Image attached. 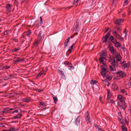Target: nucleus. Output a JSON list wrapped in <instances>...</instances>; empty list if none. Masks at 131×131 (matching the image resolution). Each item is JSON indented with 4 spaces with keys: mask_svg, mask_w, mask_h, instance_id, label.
Instances as JSON below:
<instances>
[{
    "mask_svg": "<svg viewBox=\"0 0 131 131\" xmlns=\"http://www.w3.org/2000/svg\"><path fill=\"white\" fill-rule=\"evenodd\" d=\"M117 99L120 102L122 103V104H119V107L121 109L124 110L125 108L123 106L124 105V104L125 103L124 101V100L125 98L123 97V96L121 95H119L117 96Z\"/></svg>",
    "mask_w": 131,
    "mask_h": 131,
    "instance_id": "obj_1",
    "label": "nucleus"
},
{
    "mask_svg": "<svg viewBox=\"0 0 131 131\" xmlns=\"http://www.w3.org/2000/svg\"><path fill=\"white\" fill-rule=\"evenodd\" d=\"M120 32H121V29L118 27L115 28L113 30V35L117 39H118V38L120 37V35L119 34L117 33V31H118Z\"/></svg>",
    "mask_w": 131,
    "mask_h": 131,
    "instance_id": "obj_2",
    "label": "nucleus"
},
{
    "mask_svg": "<svg viewBox=\"0 0 131 131\" xmlns=\"http://www.w3.org/2000/svg\"><path fill=\"white\" fill-rule=\"evenodd\" d=\"M117 77L119 78H123L125 77L126 74L122 71H119L116 73Z\"/></svg>",
    "mask_w": 131,
    "mask_h": 131,
    "instance_id": "obj_3",
    "label": "nucleus"
},
{
    "mask_svg": "<svg viewBox=\"0 0 131 131\" xmlns=\"http://www.w3.org/2000/svg\"><path fill=\"white\" fill-rule=\"evenodd\" d=\"M110 34V32H107L105 36L103 37L102 38V42H104L105 43L107 42V39Z\"/></svg>",
    "mask_w": 131,
    "mask_h": 131,
    "instance_id": "obj_4",
    "label": "nucleus"
},
{
    "mask_svg": "<svg viewBox=\"0 0 131 131\" xmlns=\"http://www.w3.org/2000/svg\"><path fill=\"white\" fill-rule=\"evenodd\" d=\"M107 71L104 67H103L102 69L101 74L104 77H105L107 75Z\"/></svg>",
    "mask_w": 131,
    "mask_h": 131,
    "instance_id": "obj_5",
    "label": "nucleus"
},
{
    "mask_svg": "<svg viewBox=\"0 0 131 131\" xmlns=\"http://www.w3.org/2000/svg\"><path fill=\"white\" fill-rule=\"evenodd\" d=\"M85 116V119L87 124H90L91 123V121L90 119V115L88 114V112H86V114Z\"/></svg>",
    "mask_w": 131,
    "mask_h": 131,
    "instance_id": "obj_6",
    "label": "nucleus"
},
{
    "mask_svg": "<svg viewBox=\"0 0 131 131\" xmlns=\"http://www.w3.org/2000/svg\"><path fill=\"white\" fill-rule=\"evenodd\" d=\"M109 61L110 62L113 66H116L115 60L114 57L112 58L111 57H110L109 59Z\"/></svg>",
    "mask_w": 131,
    "mask_h": 131,
    "instance_id": "obj_7",
    "label": "nucleus"
},
{
    "mask_svg": "<svg viewBox=\"0 0 131 131\" xmlns=\"http://www.w3.org/2000/svg\"><path fill=\"white\" fill-rule=\"evenodd\" d=\"M31 34V31L30 30H28L26 32H25L24 33V35H25V38L26 39L29 37Z\"/></svg>",
    "mask_w": 131,
    "mask_h": 131,
    "instance_id": "obj_8",
    "label": "nucleus"
},
{
    "mask_svg": "<svg viewBox=\"0 0 131 131\" xmlns=\"http://www.w3.org/2000/svg\"><path fill=\"white\" fill-rule=\"evenodd\" d=\"M6 8L7 11L10 12L11 10L12 5L9 4H7L6 5Z\"/></svg>",
    "mask_w": 131,
    "mask_h": 131,
    "instance_id": "obj_9",
    "label": "nucleus"
},
{
    "mask_svg": "<svg viewBox=\"0 0 131 131\" xmlns=\"http://www.w3.org/2000/svg\"><path fill=\"white\" fill-rule=\"evenodd\" d=\"M13 110V108H10L9 107L6 108L4 109V111H2V113L3 114H6L10 111Z\"/></svg>",
    "mask_w": 131,
    "mask_h": 131,
    "instance_id": "obj_10",
    "label": "nucleus"
},
{
    "mask_svg": "<svg viewBox=\"0 0 131 131\" xmlns=\"http://www.w3.org/2000/svg\"><path fill=\"white\" fill-rule=\"evenodd\" d=\"M80 24L79 22V20H78L76 21V24L74 26V28H75V30H78L79 28Z\"/></svg>",
    "mask_w": 131,
    "mask_h": 131,
    "instance_id": "obj_11",
    "label": "nucleus"
},
{
    "mask_svg": "<svg viewBox=\"0 0 131 131\" xmlns=\"http://www.w3.org/2000/svg\"><path fill=\"white\" fill-rule=\"evenodd\" d=\"M115 55V57L116 58L117 60V61H120L121 60V57L119 53L117 54H114Z\"/></svg>",
    "mask_w": 131,
    "mask_h": 131,
    "instance_id": "obj_12",
    "label": "nucleus"
},
{
    "mask_svg": "<svg viewBox=\"0 0 131 131\" xmlns=\"http://www.w3.org/2000/svg\"><path fill=\"white\" fill-rule=\"evenodd\" d=\"M122 65L123 66V67L124 68H127L128 67L130 66V64L129 63V62H128L127 63H126V62L125 61H123L122 63Z\"/></svg>",
    "mask_w": 131,
    "mask_h": 131,
    "instance_id": "obj_13",
    "label": "nucleus"
},
{
    "mask_svg": "<svg viewBox=\"0 0 131 131\" xmlns=\"http://www.w3.org/2000/svg\"><path fill=\"white\" fill-rule=\"evenodd\" d=\"M101 57L102 58L106 60V53L104 51H102L101 54Z\"/></svg>",
    "mask_w": 131,
    "mask_h": 131,
    "instance_id": "obj_14",
    "label": "nucleus"
},
{
    "mask_svg": "<svg viewBox=\"0 0 131 131\" xmlns=\"http://www.w3.org/2000/svg\"><path fill=\"white\" fill-rule=\"evenodd\" d=\"M110 50V52L116 54V53L115 51L116 50L114 49V47L112 46L109 47Z\"/></svg>",
    "mask_w": 131,
    "mask_h": 131,
    "instance_id": "obj_15",
    "label": "nucleus"
},
{
    "mask_svg": "<svg viewBox=\"0 0 131 131\" xmlns=\"http://www.w3.org/2000/svg\"><path fill=\"white\" fill-rule=\"evenodd\" d=\"M107 99H110L112 97V94L110 92L109 89L107 90Z\"/></svg>",
    "mask_w": 131,
    "mask_h": 131,
    "instance_id": "obj_16",
    "label": "nucleus"
},
{
    "mask_svg": "<svg viewBox=\"0 0 131 131\" xmlns=\"http://www.w3.org/2000/svg\"><path fill=\"white\" fill-rule=\"evenodd\" d=\"M44 73L45 72L43 71H41L37 75L36 78H38L40 77L43 75Z\"/></svg>",
    "mask_w": 131,
    "mask_h": 131,
    "instance_id": "obj_17",
    "label": "nucleus"
},
{
    "mask_svg": "<svg viewBox=\"0 0 131 131\" xmlns=\"http://www.w3.org/2000/svg\"><path fill=\"white\" fill-rule=\"evenodd\" d=\"M22 116V114L21 113H18L17 114V115L14 116L13 119H20L21 118V116Z\"/></svg>",
    "mask_w": 131,
    "mask_h": 131,
    "instance_id": "obj_18",
    "label": "nucleus"
},
{
    "mask_svg": "<svg viewBox=\"0 0 131 131\" xmlns=\"http://www.w3.org/2000/svg\"><path fill=\"white\" fill-rule=\"evenodd\" d=\"M110 39L111 40V42H113V43H114L116 42V39H114V37L112 36H110Z\"/></svg>",
    "mask_w": 131,
    "mask_h": 131,
    "instance_id": "obj_19",
    "label": "nucleus"
},
{
    "mask_svg": "<svg viewBox=\"0 0 131 131\" xmlns=\"http://www.w3.org/2000/svg\"><path fill=\"white\" fill-rule=\"evenodd\" d=\"M125 124L128 125L129 124V118L128 116H125L124 119Z\"/></svg>",
    "mask_w": 131,
    "mask_h": 131,
    "instance_id": "obj_20",
    "label": "nucleus"
},
{
    "mask_svg": "<svg viewBox=\"0 0 131 131\" xmlns=\"http://www.w3.org/2000/svg\"><path fill=\"white\" fill-rule=\"evenodd\" d=\"M112 79V77H111L110 76H108V77H107L106 78V79H105V80H102V81L103 82H104V81L106 82V81H110Z\"/></svg>",
    "mask_w": 131,
    "mask_h": 131,
    "instance_id": "obj_21",
    "label": "nucleus"
},
{
    "mask_svg": "<svg viewBox=\"0 0 131 131\" xmlns=\"http://www.w3.org/2000/svg\"><path fill=\"white\" fill-rule=\"evenodd\" d=\"M42 33V31H40L39 33V34L38 36V39H40V40H41L42 39L41 35Z\"/></svg>",
    "mask_w": 131,
    "mask_h": 131,
    "instance_id": "obj_22",
    "label": "nucleus"
},
{
    "mask_svg": "<svg viewBox=\"0 0 131 131\" xmlns=\"http://www.w3.org/2000/svg\"><path fill=\"white\" fill-rule=\"evenodd\" d=\"M68 65V67H69V69H70L72 70L74 69V67L72 66L71 62H70Z\"/></svg>",
    "mask_w": 131,
    "mask_h": 131,
    "instance_id": "obj_23",
    "label": "nucleus"
},
{
    "mask_svg": "<svg viewBox=\"0 0 131 131\" xmlns=\"http://www.w3.org/2000/svg\"><path fill=\"white\" fill-rule=\"evenodd\" d=\"M113 43L115 44L116 45V46L117 47H121V44L119 42H117L116 40V42H115L114 43Z\"/></svg>",
    "mask_w": 131,
    "mask_h": 131,
    "instance_id": "obj_24",
    "label": "nucleus"
},
{
    "mask_svg": "<svg viewBox=\"0 0 131 131\" xmlns=\"http://www.w3.org/2000/svg\"><path fill=\"white\" fill-rule=\"evenodd\" d=\"M40 105L42 107L43 109H45V108L46 105L43 102H40Z\"/></svg>",
    "mask_w": 131,
    "mask_h": 131,
    "instance_id": "obj_25",
    "label": "nucleus"
},
{
    "mask_svg": "<svg viewBox=\"0 0 131 131\" xmlns=\"http://www.w3.org/2000/svg\"><path fill=\"white\" fill-rule=\"evenodd\" d=\"M112 88L114 90H117L118 87L116 84H113Z\"/></svg>",
    "mask_w": 131,
    "mask_h": 131,
    "instance_id": "obj_26",
    "label": "nucleus"
},
{
    "mask_svg": "<svg viewBox=\"0 0 131 131\" xmlns=\"http://www.w3.org/2000/svg\"><path fill=\"white\" fill-rule=\"evenodd\" d=\"M75 124L78 125V124H79L80 122V119L78 117L75 120Z\"/></svg>",
    "mask_w": 131,
    "mask_h": 131,
    "instance_id": "obj_27",
    "label": "nucleus"
},
{
    "mask_svg": "<svg viewBox=\"0 0 131 131\" xmlns=\"http://www.w3.org/2000/svg\"><path fill=\"white\" fill-rule=\"evenodd\" d=\"M80 0H75L73 3V5H74L76 6H78V3Z\"/></svg>",
    "mask_w": 131,
    "mask_h": 131,
    "instance_id": "obj_28",
    "label": "nucleus"
},
{
    "mask_svg": "<svg viewBox=\"0 0 131 131\" xmlns=\"http://www.w3.org/2000/svg\"><path fill=\"white\" fill-rule=\"evenodd\" d=\"M69 39L70 38L69 37L65 41L64 44L65 47H66L67 46V43L69 41Z\"/></svg>",
    "mask_w": 131,
    "mask_h": 131,
    "instance_id": "obj_29",
    "label": "nucleus"
},
{
    "mask_svg": "<svg viewBox=\"0 0 131 131\" xmlns=\"http://www.w3.org/2000/svg\"><path fill=\"white\" fill-rule=\"evenodd\" d=\"M114 23L115 24L117 25L118 26H119L121 24V23L119 22L118 19H116Z\"/></svg>",
    "mask_w": 131,
    "mask_h": 131,
    "instance_id": "obj_30",
    "label": "nucleus"
},
{
    "mask_svg": "<svg viewBox=\"0 0 131 131\" xmlns=\"http://www.w3.org/2000/svg\"><path fill=\"white\" fill-rule=\"evenodd\" d=\"M119 116L118 117V120H120L121 119H123L122 115L121 113H118Z\"/></svg>",
    "mask_w": 131,
    "mask_h": 131,
    "instance_id": "obj_31",
    "label": "nucleus"
},
{
    "mask_svg": "<svg viewBox=\"0 0 131 131\" xmlns=\"http://www.w3.org/2000/svg\"><path fill=\"white\" fill-rule=\"evenodd\" d=\"M113 67L110 66V69L111 71H113L114 70H115V69H116L115 67V66H113Z\"/></svg>",
    "mask_w": 131,
    "mask_h": 131,
    "instance_id": "obj_32",
    "label": "nucleus"
},
{
    "mask_svg": "<svg viewBox=\"0 0 131 131\" xmlns=\"http://www.w3.org/2000/svg\"><path fill=\"white\" fill-rule=\"evenodd\" d=\"M103 59L101 57L99 59V61L100 62H102L104 64V65L105 63H104V60H103Z\"/></svg>",
    "mask_w": 131,
    "mask_h": 131,
    "instance_id": "obj_33",
    "label": "nucleus"
},
{
    "mask_svg": "<svg viewBox=\"0 0 131 131\" xmlns=\"http://www.w3.org/2000/svg\"><path fill=\"white\" fill-rule=\"evenodd\" d=\"M127 32H128V31H127V30H126V29H124L123 31L124 33L125 34V39H126V38L127 35Z\"/></svg>",
    "mask_w": 131,
    "mask_h": 131,
    "instance_id": "obj_34",
    "label": "nucleus"
},
{
    "mask_svg": "<svg viewBox=\"0 0 131 131\" xmlns=\"http://www.w3.org/2000/svg\"><path fill=\"white\" fill-rule=\"evenodd\" d=\"M125 125L122 126V128L123 131H127V129L125 126Z\"/></svg>",
    "mask_w": 131,
    "mask_h": 131,
    "instance_id": "obj_35",
    "label": "nucleus"
},
{
    "mask_svg": "<svg viewBox=\"0 0 131 131\" xmlns=\"http://www.w3.org/2000/svg\"><path fill=\"white\" fill-rule=\"evenodd\" d=\"M10 68V67L9 66H5L2 68V70L3 69H9Z\"/></svg>",
    "mask_w": 131,
    "mask_h": 131,
    "instance_id": "obj_36",
    "label": "nucleus"
},
{
    "mask_svg": "<svg viewBox=\"0 0 131 131\" xmlns=\"http://www.w3.org/2000/svg\"><path fill=\"white\" fill-rule=\"evenodd\" d=\"M108 102L109 103H111L112 104H115V101L113 100H110L108 101Z\"/></svg>",
    "mask_w": 131,
    "mask_h": 131,
    "instance_id": "obj_37",
    "label": "nucleus"
},
{
    "mask_svg": "<svg viewBox=\"0 0 131 131\" xmlns=\"http://www.w3.org/2000/svg\"><path fill=\"white\" fill-rule=\"evenodd\" d=\"M120 123L122 125V126L125 125V123L123 121V119H121L120 120H118Z\"/></svg>",
    "mask_w": 131,
    "mask_h": 131,
    "instance_id": "obj_38",
    "label": "nucleus"
},
{
    "mask_svg": "<svg viewBox=\"0 0 131 131\" xmlns=\"http://www.w3.org/2000/svg\"><path fill=\"white\" fill-rule=\"evenodd\" d=\"M19 49L20 48L18 47L15 48L12 51L13 52H16L18 51Z\"/></svg>",
    "mask_w": 131,
    "mask_h": 131,
    "instance_id": "obj_39",
    "label": "nucleus"
},
{
    "mask_svg": "<svg viewBox=\"0 0 131 131\" xmlns=\"http://www.w3.org/2000/svg\"><path fill=\"white\" fill-rule=\"evenodd\" d=\"M15 128L13 127H10L9 129H7V131H14Z\"/></svg>",
    "mask_w": 131,
    "mask_h": 131,
    "instance_id": "obj_40",
    "label": "nucleus"
},
{
    "mask_svg": "<svg viewBox=\"0 0 131 131\" xmlns=\"http://www.w3.org/2000/svg\"><path fill=\"white\" fill-rule=\"evenodd\" d=\"M97 82V81L95 80H91L90 82L92 84H94Z\"/></svg>",
    "mask_w": 131,
    "mask_h": 131,
    "instance_id": "obj_41",
    "label": "nucleus"
},
{
    "mask_svg": "<svg viewBox=\"0 0 131 131\" xmlns=\"http://www.w3.org/2000/svg\"><path fill=\"white\" fill-rule=\"evenodd\" d=\"M121 92L122 94H125L126 92V91L124 89H122L121 90Z\"/></svg>",
    "mask_w": 131,
    "mask_h": 131,
    "instance_id": "obj_42",
    "label": "nucleus"
},
{
    "mask_svg": "<svg viewBox=\"0 0 131 131\" xmlns=\"http://www.w3.org/2000/svg\"><path fill=\"white\" fill-rule=\"evenodd\" d=\"M23 101L24 102H28L29 101V99L25 98L23 99Z\"/></svg>",
    "mask_w": 131,
    "mask_h": 131,
    "instance_id": "obj_43",
    "label": "nucleus"
},
{
    "mask_svg": "<svg viewBox=\"0 0 131 131\" xmlns=\"http://www.w3.org/2000/svg\"><path fill=\"white\" fill-rule=\"evenodd\" d=\"M53 99L54 101V103L55 104H56V103L58 101L57 98V97H53Z\"/></svg>",
    "mask_w": 131,
    "mask_h": 131,
    "instance_id": "obj_44",
    "label": "nucleus"
},
{
    "mask_svg": "<svg viewBox=\"0 0 131 131\" xmlns=\"http://www.w3.org/2000/svg\"><path fill=\"white\" fill-rule=\"evenodd\" d=\"M39 40H40V39H38V40L37 41H36L35 42V45L36 46H37L38 45V44L39 41Z\"/></svg>",
    "mask_w": 131,
    "mask_h": 131,
    "instance_id": "obj_45",
    "label": "nucleus"
},
{
    "mask_svg": "<svg viewBox=\"0 0 131 131\" xmlns=\"http://www.w3.org/2000/svg\"><path fill=\"white\" fill-rule=\"evenodd\" d=\"M14 76L12 74H11L9 76V79H11L14 78Z\"/></svg>",
    "mask_w": 131,
    "mask_h": 131,
    "instance_id": "obj_46",
    "label": "nucleus"
},
{
    "mask_svg": "<svg viewBox=\"0 0 131 131\" xmlns=\"http://www.w3.org/2000/svg\"><path fill=\"white\" fill-rule=\"evenodd\" d=\"M40 24L41 25L43 24V21L42 20V18L41 16L40 17Z\"/></svg>",
    "mask_w": 131,
    "mask_h": 131,
    "instance_id": "obj_47",
    "label": "nucleus"
},
{
    "mask_svg": "<svg viewBox=\"0 0 131 131\" xmlns=\"http://www.w3.org/2000/svg\"><path fill=\"white\" fill-rule=\"evenodd\" d=\"M72 49H69L67 51V53H68V54H70L71 52Z\"/></svg>",
    "mask_w": 131,
    "mask_h": 131,
    "instance_id": "obj_48",
    "label": "nucleus"
},
{
    "mask_svg": "<svg viewBox=\"0 0 131 131\" xmlns=\"http://www.w3.org/2000/svg\"><path fill=\"white\" fill-rule=\"evenodd\" d=\"M8 32H9V30H6L4 32V34L5 35H7L8 34Z\"/></svg>",
    "mask_w": 131,
    "mask_h": 131,
    "instance_id": "obj_49",
    "label": "nucleus"
},
{
    "mask_svg": "<svg viewBox=\"0 0 131 131\" xmlns=\"http://www.w3.org/2000/svg\"><path fill=\"white\" fill-rule=\"evenodd\" d=\"M18 113V111L17 110H15L13 112H12V114H13L15 113Z\"/></svg>",
    "mask_w": 131,
    "mask_h": 131,
    "instance_id": "obj_50",
    "label": "nucleus"
},
{
    "mask_svg": "<svg viewBox=\"0 0 131 131\" xmlns=\"http://www.w3.org/2000/svg\"><path fill=\"white\" fill-rule=\"evenodd\" d=\"M69 63L70 62H68V61H65L64 62V64L65 65H68Z\"/></svg>",
    "mask_w": 131,
    "mask_h": 131,
    "instance_id": "obj_51",
    "label": "nucleus"
},
{
    "mask_svg": "<svg viewBox=\"0 0 131 131\" xmlns=\"http://www.w3.org/2000/svg\"><path fill=\"white\" fill-rule=\"evenodd\" d=\"M102 97L101 96H100L99 98V100L103 104V102L102 100Z\"/></svg>",
    "mask_w": 131,
    "mask_h": 131,
    "instance_id": "obj_52",
    "label": "nucleus"
},
{
    "mask_svg": "<svg viewBox=\"0 0 131 131\" xmlns=\"http://www.w3.org/2000/svg\"><path fill=\"white\" fill-rule=\"evenodd\" d=\"M128 0H125V2L124 3V4H125V5H127L128 4Z\"/></svg>",
    "mask_w": 131,
    "mask_h": 131,
    "instance_id": "obj_53",
    "label": "nucleus"
},
{
    "mask_svg": "<svg viewBox=\"0 0 131 131\" xmlns=\"http://www.w3.org/2000/svg\"><path fill=\"white\" fill-rule=\"evenodd\" d=\"M25 59H24V58H23L22 59H21L20 60H19V62H20V61H22L24 60Z\"/></svg>",
    "mask_w": 131,
    "mask_h": 131,
    "instance_id": "obj_54",
    "label": "nucleus"
},
{
    "mask_svg": "<svg viewBox=\"0 0 131 131\" xmlns=\"http://www.w3.org/2000/svg\"><path fill=\"white\" fill-rule=\"evenodd\" d=\"M118 39H119L121 41H123V38L122 37H119Z\"/></svg>",
    "mask_w": 131,
    "mask_h": 131,
    "instance_id": "obj_55",
    "label": "nucleus"
},
{
    "mask_svg": "<svg viewBox=\"0 0 131 131\" xmlns=\"http://www.w3.org/2000/svg\"><path fill=\"white\" fill-rule=\"evenodd\" d=\"M119 21V22L121 23V22H123V19H118Z\"/></svg>",
    "mask_w": 131,
    "mask_h": 131,
    "instance_id": "obj_56",
    "label": "nucleus"
},
{
    "mask_svg": "<svg viewBox=\"0 0 131 131\" xmlns=\"http://www.w3.org/2000/svg\"><path fill=\"white\" fill-rule=\"evenodd\" d=\"M9 79V76L7 77H6L4 78V79L5 80H8Z\"/></svg>",
    "mask_w": 131,
    "mask_h": 131,
    "instance_id": "obj_57",
    "label": "nucleus"
},
{
    "mask_svg": "<svg viewBox=\"0 0 131 131\" xmlns=\"http://www.w3.org/2000/svg\"><path fill=\"white\" fill-rule=\"evenodd\" d=\"M109 28H107L106 29H105L104 33H105L106 32L108 31V30H109Z\"/></svg>",
    "mask_w": 131,
    "mask_h": 131,
    "instance_id": "obj_58",
    "label": "nucleus"
},
{
    "mask_svg": "<svg viewBox=\"0 0 131 131\" xmlns=\"http://www.w3.org/2000/svg\"><path fill=\"white\" fill-rule=\"evenodd\" d=\"M127 85L131 87V82H129L127 83Z\"/></svg>",
    "mask_w": 131,
    "mask_h": 131,
    "instance_id": "obj_59",
    "label": "nucleus"
},
{
    "mask_svg": "<svg viewBox=\"0 0 131 131\" xmlns=\"http://www.w3.org/2000/svg\"><path fill=\"white\" fill-rule=\"evenodd\" d=\"M74 44H73L71 47L70 48H69L70 49H72L73 48V47L74 46Z\"/></svg>",
    "mask_w": 131,
    "mask_h": 131,
    "instance_id": "obj_60",
    "label": "nucleus"
},
{
    "mask_svg": "<svg viewBox=\"0 0 131 131\" xmlns=\"http://www.w3.org/2000/svg\"><path fill=\"white\" fill-rule=\"evenodd\" d=\"M59 71L61 73V74L62 75H64V73L62 72V71L61 70H59Z\"/></svg>",
    "mask_w": 131,
    "mask_h": 131,
    "instance_id": "obj_61",
    "label": "nucleus"
},
{
    "mask_svg": "<svg viewBox=\"0 0 131 131\" xmlns=\"http://www.w3.org/2000/svg\"><path fill=\"white\" fill-rule=\"evenodd\" d=\"M128 110L130 111V113H131V106L129 107Z\"/></svg>",
    "mask_w": 131,
    "mask_h": 131,
    "instance_id": "obj_62",
    "label": "nucleus"
},
{
    "mask_svg": "<svg viewBox=\"0 0 131 131\" xmlns=\"http://www.w3.org/2000/svg\"><path fill=\"white\" fill-rule=\"evenodd\" d=\"M4 127L5 126L2 124V123H0V127Z\"/></svg>",
    "mask_w": 131,
    "mask_h": 131,
    "instance_id": "obj_63",
    "label": "nucleus"
},
{
    "mask_svg": "<svg viewBox=\"0 0 131 131\" xmlns=\"http://www.w3.org/2000/svg\"><path fill=\"white\" fill-rule=\"evenodd\" d=\"M25 1V0H22L21 2V4H22Z\"/></svg>",
    "mask_w": 131,
    "mask_h": 131,
    "instance_id": "obj_64",
    "label": "nucleus"
}]
</instances>
